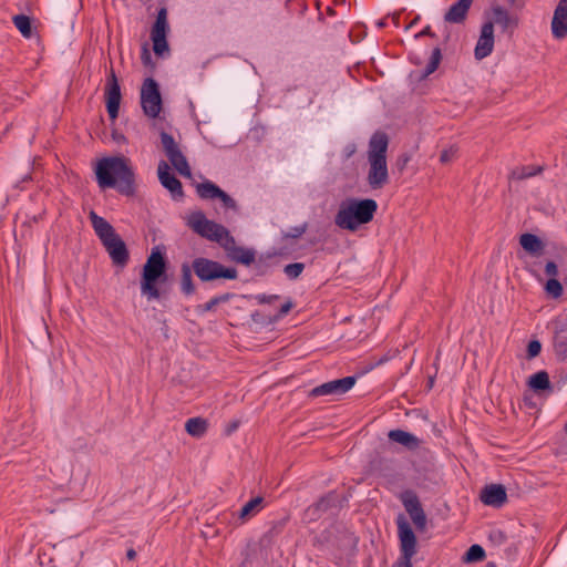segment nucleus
<instances>
[{
	"label": "nucleus",
	"instance_id": "f257e3e1",
	"mask_svg": "<svg viewBox=\"0 0 567 567\" xmlns=\"http://www.w3.org/2000/svg\"><path fill=\"white\" fill-rule=\"evenodd\" d=\"M187 226L200 237L217 243L229 260L245 266H250L255 261L256 251L254 249L238 246L225 226L207 219L202 210L194 212L188 216Z\"/></svg>",
	"mask_w": 567,
	"mask_h": 567
},
{
	"label": "nucleus",
	"instance_id": "f03ea898",
	"mask_svg": "<svg viewBox=\"0 0 567 567\" xmlns=\"http://www.w3.org/2000/svg\"><path fill=\"white\" fill-rule=\"evenodd\" d=\"M95 175L101 188L116 187L125 196L135 194V174L125 156L102 158L96 165Z\"/></svg>",
	"mask_w": 567,
	"mask_h": 567
},
{
	"label": "nucleus",
	"instance_id": "7ed1b4c3",
	"mask_svg": "<svg viewBox=\"0 0 567 567\" xmlns=\"http://www.w3.org/2000/svg\"><path fill=\"white\" fill-rule=\"evenodd\" d=\"M388 146L389 137L383 132H375L369 141L367 182L372 189H381L389 183Z\"/></svg>",
	"mask_w": 567,
	"mask_h": 567
},
{
	"label": "nucleus",
	"instance_id": "20e7f679",
	"mask_svg": "<svg viewBox=\"0 0 567 567\" xmlns=\"http://www.w3.org/2000/svg\"><path fill=\"white\" fill-rule=\"evenodd\" d=\"M377 209L378 204L374 199L349 198L340 205L334 223L341 229L355 231L360 225L373 219Z\"/></svg>",
	"mask_w": 567,
	"mask_h": 567
},
{
	"label": "nucleus",
	"instance_id": "39448f33",
	"mask_svg": "<svg viewBox=\"0 0 567 567\" xmlns=\"http://www.w3.org/2000/svg\"><path fill=\"white\" fill-rule=\"evenodd\" d=\"M166 268L167 262L164 254L158 247L153 248L143 266L141 278V292L148 300L161 297L157 284H163L167 280Z\"/></svg>",
	"mask_w": 567,
	"mask_h": 567
},
{
	"label": "nucleus",
	"instance_id": "423d86ee",
	"mask_svg": "<svg viewBox=\"0 0 567 567\" xmlns=\"http://www.w3.org/2000/svg\"><path fill=\"white\" fill-rule=\"evenodd\" d=\"M195 275L203 282L215 281L218 279L235 280L238 278V271L234 267H226L223 264L205 257H197L192 262Z\"/></svg>",
	"mask_w": 567,
	"mask_h": 567
},
{
	"label": "nucleus",
	"instance_id": "0eeeda50",
	"mask_svg": "<svg viewBox=\"0 0 567 567\" xmlns=\"http://www.w3.org/2000/svg\"><path fill=\"white\" fill-rule=\"evenodd\" d=\"M162 150L168 158L172 166L184 177H190L192 171L186 156L179 148L174 136L165 131L159 134Z\"/></svg>",
	"mask_w": 567,
	"mask_h": 567
},
{
	"label": "nucleus",
	"instance_id": "6e6552de",
	"mask_svg": "<svg viewBox=\"0 0 567 567\" xmlns=\"http://www.w3.org/2000/svg\"><path fill=\"white\" fill-rule=\"evenodd\" d=\"M162 105L158 83L153 78L145 79L141 87V106L144 114L155 118L159 115Z\"/></svg>",
	"mask_w": 567,
	"mask_h": 567
},
{
	"label": "nucleus",
	"instance_id": "1a4fd4ad",
	"mask_svg": "<svg viewBox=\"0 0 567 567\" xmlns=\"http://www.w3.org/2000/svg\"><path fill=\"white\" fill-rule=\"evenodd\" d=\"M400 499L406 513L409 514L411 520L413 522L416 530L420 533L425 532L427 518L415 492L411 489L404 491L401 494Z\"/></svg>",
	"mask_w": 567,
	"mask_h": 567
},
{
	"label": "nucleus",
	"instance_id": "9d476101",
	"mask_svg": "<svg viewBox=\"0 0 567 567\" xmlns=\"http://www.w3.org/2000/svg\"><path fill=\"white\" fill-rule=\"evenodd\" d=\"M400 499L406 513L409 514L411 520L413 522L416 530L420 533L425 532L427 518L415 492L411 489L404 491L401 494Z\"/></svg>",
	"mask_w": 567,
	"mask_h": 567
},
{
	"label": "nucleus",
	"instance_id": "9b49d317",
	"mask_svg": "<svg viewBox=\"0 0 567 567\" xmlns=\"http://www.w3.org/2000/svg\"><path fill=\"white\" fill-rule=\"evenodd\" d=\"M168 29L167 9L163 7L158 10L151 31L153 50L156 55H162L165 51H168V43L166 40Z\"/></svg>",
	"mask_w": 567,
	"mask_h": 567
},
{
	"label": "nucleus",
	"instance_id": "f8f14e48",
	"mask_svg": "<svg viewBox=\"0 0 567 567\" xmlns=\"http://www.w3.org/2000/svg\"><path fill=\"white\" fill-rule=\"evenodd\" d=\"M398 536L400 540L401 556L413 557L416 554L417 539L416 536L406 520V518L400 514L396 518Z\"/></svg>",
	"mask_w": 567,
	"mask_h": 567
},
{
	"label": "nucleus",
	"instance_id": "ddd939ff",
	"mask_svg": "<svg viewBox=\"0 0 567 567\" xmlns=\"http://www.w3.org/2000/svg\"><path fill=\"white\" fill-rule=\"evenodd\" d=\"M121 99V86L114 70L111 69L105 85V104L109 116L113 121L118 116Z\"/></svg>",
	"mask_w": 567,
	"mask_h": 567
},
{
	"label": "nucleus",
	"instance_id": "4468645a",
	"mask_svg": "<svg viewBox=\"0 0 567 567\" xmlns=\"http://www.w3.org/2000/svg\"><path fill=\"white\" fill-rule=\"evenodd\" d=\"M357 378L353 375L332 380L313 388L309 395L317 398L322 395H341L348 392L354 384Z\"/></svg>",
	"mask_w": 567,
	"mask_h": 567
},
{
	"label": "nucleus",
	"instance_id": "2eb2a0df",
	"mask_svg": "<svg viewBox=\"0 0 567 567\" xmlns=\"http://www.w3.org/2000/svg\"><path fill=\"white\" fill-rule=\"evenodd\" d=\"M105 250L107 251L112 262L115 266L124 267L128 262L130 254L124 240L118 234L102 241Z\"/></svg>",
	"mask_w": 567,
	"mask_h": 567
},
{
	"label": "nucleus",
	"instance_id": "dca6fc26",
	"mask_svg": "<svg viewBox=\"0 0 567 567\" xmlns=\"http://www.w3.org/2000/svg\"><path fill=\"white\" fill-rule=\"evenodd\" d=\"M553 347L556 358L565 361L567 358V318H557L553 321Z\"/></svg>",
	"mask_w": 567,
	"mask_h": 567
},
{
	"label": "nucleus",
	"instance_id": "f3484780",
	"mask_svg": "<svg viewBox=\"0 0 567 567\" xmlns=\"http://www.w3.org/2000/svg\"><path fill=\"white\" fill-rule=\"evenodd\" d=\"M169 165L165 161H159L157 166V176L161 184L171 192L174 199H181L184 196L183 186L179 179L169 172Z\"/></svg>",
	"mask_w": 567,
	"mask_h": 567
},
{
	"label": "nucleus",
	"instance_id": "a211bd4d",
	"mask_svg": "<svg viewBox=\"0 0 567 567\" xmlns=\"http://www.w3.org/2000/svg\"><path fill=\"white\" fill-rule=\"evenodd\" d=\"M494 49V22H485L475 45L474 54L477 60L488 56Z\"/></svg>",
	"mask_w": 567,
	"mask_h": 567
},
{
	"label": "nucleus",
	"instance_id": "6ab92c4d",
	"mask_svg": "<svg viewBox=\"0 0 567 567\" xmlns=\"http://www.w3.org/2000/svg\"><path fill=\"white\" fill-rule=\"evenodd\" d=\"M551 33L557 40L567 37V0H559L551 19Z\"/></svg>",
	"mask_w": 567,
	"mask_h": 567
},
{
	"label": "nucleus",
	"instance_id": "aec40b11",
	"mask_svg": "<svg viewBox=\"0 0 567 567\" xmlns=\"http://www.w3.org/2000/svg\"><path fill=\"white\" fill-rule=\"evenodd\" d=\"M481 501L488 506L495 508L502 507L507 501L506 489L501 484H491L483 488Z\"/></svg>",
	"mask_w": 567,
	"mask_h": 567
},
{
	"label": "nucleus",
	"instance_id": "412c9836",
	"mask_svg": "<svg viewBox=\"0 0 567 567\" xmlns=\"http://www.w3.org/2000/svg\"><path fill=\"white\" fill-rule=\"evenodd\" d=\"M338 501V495L336 493H328L322 496L317 503L310 505L306 509V516L311 520H316L321 517L323 513H326L329 508L336 505Z\"/></svg>",
	"mask_w": 567,
	"mask_h": 567
},
{
	"label": "nucleus",
	"instance_id": "4be33fe9",
	"mask_svg": "<svg viewBox=\"0 0 567 567\" xmlns=\"http://www.w3.org/2000/svg\"><path fill=\"white\" fill-rule=\"evenodd\" d=\"M472 3L473 1L471 0H458L445 12L444 21L455 24L463 23L467 17Z\"/></svg>",
	"mask_w": 567,
	"mask_h": 567
},
{
	"label": "nucleus",
	"instance_id": "5701e85b",
	"mask_svg": "<svg viewBox=\"0 0 567 567\" xmlns=\"http://www.w3.org/2000/svg\"><path fill=\"white\" fill-rule=\"evenodd\" d=\"M493 19L489 22H494L501 27L503 32L513 31L518 25V19L501 6L492 8Z\"/></svg>",
	"mask_w": 567,
	"mask_h": 567
},
{
	"label": "nucleus",
	"instance_id": "b1692460",
	"mask_svg": "<svg viewBox=\"0 0 567 567\" xmlns=\"http://www.w3.org/2000/svg\"><path fill=\"white\" fill-rule=\"evenodd\" d=\"M388 437L390 441L404 446L409 451L417 450L422 443L417 436L400 429L391 430L388 433Z\"/></svg>",
	"mask_w": 567,
	"mask_h": 567
},
{
	"label": "nucleus",
	"instance_id": "393cba45",
	"mask_svg": "<svg viewBox=\"0 0 567 567\" xmlns=\"http://www.w3.org/2000/svg\"><path fill=\"white\" fill-rule=\"evenodd\" d=\"M90 220L101 243L116 234L113 226L105 218L99 216L93 210L90 213Z\"/></svg>",
	"mask_w": 567,
	"mask_h": 567
},
{
	"label": "nucleus",
	"instance_id": "a878e982",
	"mask_svg": "<svg viewBox=\"0 0 567 567\" xmlns=\"http://www.w3.org/2000/svg\"><path fill=\"white\" fill-rule=\"evenodd\" d=\"M520 246L532 255H539L544 249V243L534 234H523L519 238Z\"/></svg>",
	"mask_w": 567,
	"mask_h": 567
},
{
	"label": "nucleus",
	"instance_id": "bb28decb",
	"mask_svg": "<svg viewBox=\"0 0 567 567\" xmlns=\"http://www.w3.org/2000/svg\"><path fill=\"white\" fill-rule=\"evenodd\" d=\"M264 507V498L261 496H257L247 502L241 509L239 511L238 518L243 522L251 518L258 512H260Z\"/></svg>",
	"mask_w": 567,
	"mask_h": 567
},
{
	"label": "nucleus",
	"instance_id": "cd10ccee",
	"mask_svg": "<svg viewBox=\"0 0 567 567\" xmlns=\"http://www.w3.org/2000/svg\"><path fill=\"white\" fill-rule=\"evenodd\" d=\"M207 429L208 422L203 417H192L185 423V431L194 437H202Z\"/></svg>",
	"mask_w": 567,
	"mask_h": 567
},
{
	"label": "nucleus",
	"instance_id": "c85d7f7f",
	"mask_svg": "<svg viewBox=\"0 0 567 567\" xmlns=\"http://www.w3.org/2000/svg\"><path fill=\"white\" fill-rule=\"evenodd\" d=\"M193 268L188 264L181 267V290L184 295L190 296L195 292V286L192 277Z\"/></svg>",
	"mask_w": 567,
	"mask_h": 567
},
{
	"label": "nucleus",
	"instance_id": "c756f323",
	"mask_svg": "<svg viewBox=\"0 0 567 567\" xmlns=\"http://www.w3.org/2000/svg\"><path fill=\"white\" fill-rule=\"evenodd\" d=\"M528 385L534 391H545L551 389L549 375L546 371H538L528 379Z\"/></svg>",
	"mask_w": 567,
	"mask_h": 567
},
{
	"label": "nucleus",
	"instance_id": "7c9ffc66",
	"mask_svg": "<svg viewBox=\"0 0 567 567\" xmlns=\"http://www.w3.org/2000/svg\"><path fill=\"white\" fill-rule=\"evenodd\" d=\"M543 169H544L543 166H534V165L519 166L512 171L509 177L513 179L523 181L525 178H529V177L540 174L543 172Z\"/></svg>",
	"mask_w": 567,
	"mask_h": 567
},
{
	"label": "nucleus",
	"instance_id": "2f4dec72",
	"mask_svg": "<svg viewBox=\"0 0 567 567\" xmlns=\"http://www.w3.org/2000/svg\"><path fill=\"white\" fill-rule=\"evenodd\" d=\"M221 188L210 181L203 182L196 186L197 195L203 199L217 198Z\"/></svg>",
	"mask_w": 567,
	"mask_h": 567
},
{
	"label": "nucleus",
	"instance_id": "473e14b6",
	"mask_svg": "<svg viewBox=\"0 0 567 567\" xmlns=\"http://www.w3.org/2000/svg\"><path fill=\"white\" fill-rule=\"evenodd\" d=\"M14 27L20 31V33L25 38L30 39L33 34L31 19L25 14H17L12 18Z\"/></svg>",
	"mask_w": 567,
	"mask_h": 567
},
{
	"label": "nucleus",
	"instance_id": "72a5a7b5",
	"mask_svg": "<svg viewBox=\"0 0 567 567\" xmlns=\"http://www.w3.org/2000/svg\"><path fill=\"white\" fill-rule=\"evenodd\" d=\"M233 297H234V293H230V292H226V293L216 296V297L212 298L209 301H207L206 303L199 306V309L202 312H210V311L215 310V308L218 305L229 301Z\"/></svg>",
	"mask_w": 567,
	"mask_h": 567
},
{
	"label": "nucleus",
	"instance_id": "f704fd0d",
	"mask_svg": "<svg viewBox=\"0 0 567 567\" xmlns=\"http://www.w3.org/2000/svg\"><path fill=\"white\" fill-rule=\"evenodd\" d=\"M442 60V51L440 48H434L430 58L429 63L426 64V68L424 70L423 76H427L435 72L441 63Z\"/></svg>",
	"mask_w": 567,
	"mask_h": 567
},
{
	"label": "nucleus",
	"instance_id": "c9c22d12",
	"mask_svg": "<svg viewBox=\"0 0 567 567\" xmlns=\"http://www.w3.org/2000/svg\"><path fill=\"white\" fill-rule=\"evenodd\" d=\"M545 291L553 298H559L564 292V288L556 278H549L545 285Z\"/></svg>",
	"mask_w": 567,
	"mask_h": 567
},
{
	"label": "nucleus",
	"instance_id": "e433bc0d",
	"mask_svg": "<svg viewBox=\"0 0 567 567\" xmlns=\"http://www.w3.org/2000/svg\"><path fill=\"white\" fill-rule=\"evenodd\" d=\"M484 557H485V551H484L483 547L475 544V545H472L468 548V550L466 551L465 560L467 563L480 561V560H483Z\"/></svg>",
	"mask_w": 567,
	"mask_h": 567
},
{
	"label": "nucleus",
	"instance_id": "4c0bfd02",
	"mask_svg": "<svg viewBox=\"0 0 567 567\" xmlns=\"http://www.w3.org/2000/svg\"><path fill=\"white\" fill-rule=\"evenodd\" d=\"M303 269V262H293L286 265L284 268V272L289 279L295 280L302 274Z\"/></svg>",
	"mask_w": 567,
	"mask_h": 567
},
{
	"label": "nucleus",
	"instance_id": "58836bf2",
	"mask_svg": "<svg viewBox=\"0 0 567 567\" xmlns=\"http://www.w3.org/2000/svg\"><path fill=\"white\" fill-rule=\"evenodd\" d=\"M507 539L506 534L499 528H492L488 532V540L493 546H502Z\"/></svg>",
	"mask_w": 567,
	"mask_h": 567
},
{
	"label": "nucleus",
	"instance_id": "ea45409f",
	"mask_svg": "<svg viewBox=\"0 0 567 567\" xmlns=\"http://www.w3.org/2000/svg\"><path fill=\"white\" fill-rule=\"evenodd\" d=\"M218 199H220V202L223 203V206L227 209H233V210H236L237 209V203L236 200L230 197L226 192H224L223 189H220L219 192V195L217 196Z\"/></svg>",
	"mask_w": 567,
	"mask_h": 567
},
{
	"label": "nucleus",
	"instance_id": "a19ab883",
	"mask_svg": "<svg viewBox=\"0 0 567 567\" xmlns=\"http://www.w3.org/2000/svg\"><path fill=\"white\" fill-rule=\"evenodd\" d=\"M542 351V343L538 340H532L528 342L527 346V359H534L537 357Z\"/></svg>",
	"mask_w": 567,
	"mask_h": 567
},
{
	"label": "nucleus",
	"instance_id": "79ce46f5",
	"mask_svg": "<svg viewBox=\"0 0 567 567\" xmlns=\"http://www.w3.org/2000/svg\"><path fill=\"white\" fill-rule=\"evenodd\" d=\"M307 228H308L307 223H305L300 226L292 227L290 229V231L286 235V237L293 238V239L299 238L306 233Z\"/></svg>",
	"mask_w": 567,
	"mask_h": 567
},
{
	"label": "nucleus",
	"instance_id": "37998d69",
	"mask_svg": "<svg viewBox=\"0 0 567 567\" xmlns=\"http://www.w3.org/2000/svg\"><path fill=\"white\" fill-rule=\"evenodd\" d=\"M456 153H457V150L454 147L444 150L440 155V162L443 164L450 163L455 157Z\"/></svg>",
	"mask_w": 567,
	"mask_h": 567
},
{
	"label": "nucleus",
	"instance_id": "c03bdc74",
	"mask_svg": "<svg viewBox=\"0 0 567 567\" xmlns=\"http://www.w3.org/2000/svg\"><path fill=\"white\" fill-rule=\"evenodd\" d=\"M255 299L257 300L258 303L260 305H266V303H272L275 302L276 300L279 299V296L278 295H265V293H260V295H257L255 297Z\"/></svg>",
	"mask_w": 567,
	"mask_h": 567
},
{
	"label": "nucleus",
	"instance_id": "a18cd8bd",
	"mask_svg": "<svg viewBox=\"0 0 567 567\" xmlns=\"http://www.w3.org/2000/svg\"><path fill=\"white\" fill-rule=\"evenodd\" d=\"M545 274L549 277V278H556L558 276V267L556 265V262L554 261H548L545 266Z\"/></svg>",
	"mask_w": 567,
	"mask_h": 567
},
{
	"label": "nucleus",
	"instance_id": "49530a36",
	"mask_svg": "<svg viewBox=\"0 0 567 567\" xmlns=\"http://www.w3.org/2000/svg\"><path fill=\"white\" fill-rule=\"evenodd\" d=\"M141 61L145 66L153 65L152 55L146 44L142 49Z\"/></svg>",
	"mask_w": 567,
	"mask_h": 567
},
{
	"label": "nucleus",
	"instance_id": "de8ad7c7",
	"mask_svg": "<svg viewBox=\"0 0 567 567\" xmlns=\"http://www.w3.org/2000/svg\"><path fill=\"white\" fill-rule=\"evenodd\" d=\"M293 302L289 299L287 300L280 308L279 312L276 315L275 319H280L289 313V311L292 309Z\"/></svg>",
	"mask_w": 567,
	"mask_h": 567
},
{
	"label": "nucleus",
	"instance_id": "09e8293b",
	"mask_svg": "<svg viewBox=\"0 0 567 567\" xmlns=\"http://www.w3.org/2000/svg\"><path fill=\"white\" fill-rule=\"evenodd\" d=\"M410 155L408 154L400 155L399 158L396 159L398 169L402 172L405 168L406 164L410 162Z\"/></svg>",
	"mask_w": 567,
	"mask_h": 567
},
{
	"label": "nucleus",
	"instance_id": "8fccbe9b",
	"mask_svg": "<svg viewBox=\"0 0 567 567\" xmlns=\"http://www.w3.org/2000/svg\"><path fill=\"white\" fill-rule=\"evenodd\" d=\"M411 557L401 556L393 567H412Z\"/></svg>",
	"mask_w": 567,
	"mask_h": 567
},
{
	"label": "nucleus",
	"instance_id": "3c124183",
	"mask_svg": "<svg viewBox=\"0 0 567 567\" xmlns=\"http://www.w3.org/2000/svg\"><path fill=\"white\" fill-rule=\"evenodd\" d=\"M420 37L435 38L436 34L432 31L430 25H426L421 32L415 34V38H420Z\"/></svg>",
	"mask_w": 567,
	"mask_h": 567
},
{
	"label": "nucleus",
	"instance_id": "603ef678",
	"mask_svg": "<svg viewBox=\"0 0 567 567\" xmlns=\"http://www.w3.org/2000/svg\"><path fill=\"white\" fill-rule=\"evenodd\" d=\"M136 557V551L133 549V548H130L127 551H126V558L128 560H133L135 559Z\"/></svg>",
	"mask_w": 567,
	"mask_h": 567
},
{
	"label": "nucleus",
	"instance_id": "864d4df0",
	"mask_svg": "<svg viewBox=\"0 0 567 567\" xmlns=\"http://www.w3.org/2000/svg\"><path fill=\"white\" fill-rule=\"evenodd\" d=\"M113 138L116 141V142H120V141H124L125 137L122 135V134H117L116 132L113 133Z\"/></svg>",
	"mask_w": 567,
	"mask_h": 567
},
{
	"label": "nucleus",
	"instance_id": "5fc2aeb1",
	"mask_svg": "<svg viewBox=\"0 0 567 567\" xmlns=\"http://www.w3.org/2000/svg\"><path fill=\"white\" fill-rule=\"evenodd\" d=\"M525 0H508L511 6H518L523 3Z\"/></svg>",
	"mask_w": 567,
	"mask_h": 567
},
{
	"label": "nucleus",
	"instance_id": "6e6d98bb",
	"mask_svg": "<svg viewBox=\"0 0 567 567\" xmlns=\"http://www.w3.org/2000/svg\"><path fill=\"white\" fill-rule=\"evenodd\" d=\"M237 426H238V423H237V422L233 423V424L230 425V427L228 429V433H230V432L235 431V430L237 429Z\"/></svg>",
	"mask_w": 567,
	"mask_h": 567
},
{
	"label": "nucleus",
	"instance_id": "4d7b16f0",
	"mask_svg": "<svg viewBox=\"0 0 567 567\" xmlns=\"http://www.w3.org/2000/svg\"><path fill=\"white\" fill-rule=\"evenodd\" d=\"M419 19H420V18H419V17H416V18H415V19L410 23V25H409V27H413L414 24H416V22L419 21Z\"/></svg>",
	"mask_w": 567,
	"mask_h": 567
},
{
	"label": "nucleus",
	"instance_id": "13d9d810",
	"mask_svg": "<svg viewBox=\"0 0 567 567\" xmlns=\"http://www.w3.org/2000/svg\"><path fill=\"white\" fill-rule=\"evenodd\" d=\"M429 383H430V386L432 388V386H433V383H434V379H433V378H430Z\"/></svg>",
	"mask_w": 567,
	"mask_h": 567
},
{
	"label": "nucleus",
	"instance_id": "bf43d9fd",
	"mask_svg": "<svg viewBox=\"0 0 567 567\" xmlns=\"http://www.w3.org/2000/svg\"><path fill=\"white\" fill-rule=\"evenodd\" d=\"M378 25H379L380 28H382V27H384V25H385V23H384L383 21H380V22H378Z\"/></svg>",
	"mask_w": 567,
	"mask_h": 567
},
{
	"label": "nucleus",
	"instance_id": "052dcab7",
	"mask_svg": "<svg viewBox=\"0 0 567 567\" xmlns=\"http://www.w3.org/2000/svg\"><path fill=\"white\" fill-rule=\"evenodd\" d=\"M565 431H566V433H567V421H566V424H565Z\"/></svg>",
	"mask_w": 567,
	"mask_h": 567
}]
</instances>
